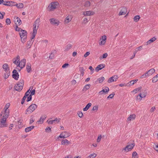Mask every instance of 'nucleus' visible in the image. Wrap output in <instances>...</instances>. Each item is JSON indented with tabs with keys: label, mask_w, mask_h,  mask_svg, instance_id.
I'll return each mask as SVG.
<instances>
[{
	"label": "nucleus",
	"mask_w": 158,
	"mask_h": 158,
	"mask_svg": "<svg viewBox=\"0 0 158 158\" xmlns=\"http://www.w3.org/2000/svg\"><path fill=\"white\" fill-rule=\"evenodd\" d=\"M153 146L155 149L158 152V145L154 144Z\"/></svg>",
	"instance_id": "51"
},
{
	"label": "nucleus",
	"mask_w": 158,
	"mask_h": 158,
	"mask_svg": "<svg viewBox=\"0 0 158 158\" xmlns=\"http://www.w3.org/2000/svg\"><path fill=\"white\" fill-rule=\"evenodd\" d=\"M101 41L99 42V44L100 45H104L106 41V35H103L102 36L100 39Z\"/></svg>",
	"instance_id": "12"
},
{
	"label": "nucleus",
	"mask_w": 158,
	"mask_h": 158,
	"mask_svg": "<svg viewBox=\"0 0 158 158\" xmlns=\"http://www.w3.org/2000/svg\"><path fill=\"white\" fill-rule=\"evenodd\" d=\"M63 132H65L64 133V134H63V135H65L64 136V137H65L66 138L69 137L70 135V133L66 131H64Z\"/></svg>",
	"instance_id": "44"
},
{
	"label": "nucleus",
	"mask_w": 158,
	"mask_h": 158,
	"mask_svg": "<svg viewBox=\"0 0 158 158\" xmlns=\"http://www.w3.org/2000/svg\"><path fill=\"white\" fill-rule=\"evenodd\" d=\"M146 96V93H140L139 95L136 96V99H139L140 101L143 98H144Z\"/></svg>",
	"instance_id": "16"
},
{
	"label": "nucleus",
	"mask_w": 158,
	"mask_h": 158,
	"mask_svg": "<svg viewBox=\"0 0 158 158\" xmlns=\"http://www.w3.org/2000/svg\"><path fill=\"white\" fill-rule=\"evenodd\" d=\"M26 97H25V96H24L23 98L22 99V101H21V103L22 104H23L25 101V100L26 99Z\"/></svg>",
	"instance_id": "59"
},
{
	"label": "nucleus",
	"mask_w": 158,
	"mask_h": 158,
	"mask_svg": "<svg viewBox=\"0 0 158 158\" xmlns=\"http://www.w3.org/2000/svg\"><path fill=\"white\" fill-rule=\"evenodd\" d=\"M102 138L101 135H100L99 136L97 139V142H99L100 141L101 139Z\"/></svg>",
	"instance_id": "62"
},
{
	"label": "nucleus",
	"mask_w": 158,
	"mask_h": 158,
	"mask_svg": "<svg viewBox=\"0 0 158 158\" xmlns=\"http://www.w3.org/2000/svg\"><path fill=\"white\" fill-rule=\"evenodd\" d=\"M36 34V33H35L33 32L32 36L31 37V39L30 40H31L32 41H34L33 40H32L35 38Z\"/></svg>",
	"instance_id": "50"
},
{
	"label": "nucleus",
	"mask_w": 158,
	"mask_h": 158,
	"mask_svg": "<svg viewBox=\"0 0 158 158\" xmlns=\"http://www.w3.org/2000/svg\"><path fill=\"white\" fill-rule=\"evenodd\" d=\"M37 107V106L35 104H31L26 110L25 114H29L32 112Z\"/></svg>",
	"instance_id": "1"
},
{
	"label": "nucleus",
	"mask_w": 158,
	"mask_h": 158,
	"mask_svg": "<svg viewBox=\"0 0 158 158\" xmlns=\"http://www.w3.org/2000/svg\"><path fill=\"white\" fill-rule=\"evenodd\" d=\"M20 32L19 33V35L20 37H24L27 36V31L23 30L21 29Z\"/></svg>",
	"instance_id": "18"
},
{
	"label": "nucleus",
	"mask_w": 158,
	"mask_h": 158,
	"mask_svg": "<svg viewBox=\"0 0 158 158\" xmlns=\"http://www.w3.org/2000/svg\"><path fill=\"white\" fill-rule=\"evenodd\" d=\"M89 69L91 70V74H92L94 72V69L93 68V67H92V66H89Z\"/></svg>",
	"instance_id": "56"
},
{
	"label": "nucleus",
	"mask_w": 158,
	"mask_h": 158,
	"mask_svg": "<svg viewBox=\"0 0 158 158\" xmlns=\"http://www.w3.org/2000/svg\"><path fill=\"white\" fill-rule=\"evenodd\" d=\"M134 84V82H133V81L132 80L129 82L127 84H129V85H133Z\"/></svg>",
	"instance_id": "61"
},
{
	"label": "nucleus",
	"mask_w": 158,
	"mask_h": 158,
	"mask_svg": "<svg viewBox=\"0 0 158 158\" xmlns=\"http://www.w3.org/2000/svg\"><path fill=\"white\" fill-rule=\"evenodd\" d=\"M72 17L71 15L68 16L65 19L64 22L67 23H68L72 20Z\"/></svg>",
	"instance_id": "28"
},
{
	"label": "nucleus",
	"mask_w": 158,
	"mask_h": 158,
	"mask_svg": "<svg viewBox=\"0 0 158 158\" xmlns=\"http://www.w3.org/2000/svg\"><path fill=\"white\" fill-rule=\"evenodd\" d=\"M108 56V54L107 53H104L102 57H101V59L102 58H105L107 57Z\"/></svg>",
	"instance_id": "54"
},
{
	"label": "nucleus",
	"mask_w": 158,
	"mask_h": 158,
	"mask_svg": "<svg viewBox=\"0 0 158 158\" xmlns=\"http://www.w3.org/2000/svg\"><path fill=\"white\" fill-rule=\"evenodd\" d=\"M21 29V28L19 27H18V26L16 25V27L15 28V30L16 31H20Z\"/></svg>",
	"instance_id": "63"
},
{
	"label": "nucleus",
	"mask_w": 158,
	"mask_h": 158,
	"mask_svg": "<svg viewBox=\"0 0 158 158\" xmlns=\"http://www.w3.org/2000/svg\"><path fill=\"white\" fill-rule=\"evenodd\" d=\"M70 143V142L68 141L67 139L63 140L61 141L62 145H64L66 143L69 144Z\"/></svg>",
	"instance_id": "34"
},
{
	"label": "nucleus",
	"mask_w": 158,
	"mask_h": 158,
	"mask_svg": "<svg viewBox=\"0 0 158 158\" xmlns=\"http://www.w3.org/2000/svg\"><path fill=\"white\" fill-rule=\"evenodd\" d=\"M98 106H94L93 108H92V110H96L97 111L98 110Z\"/></svg>",
	"instance_id": "57"
},
{
	"label": "nucleus",
	"mask_w": 158,
	"mask_h": 158,
	"mask_svg": "<svg viewBox=\"0 0 158 158\" xmlns=\"http://www.w3.org/2000/svg\"><path fill=\"white\" fill-rule=\"evenodd\" d=\"M30 92V89H29L25 93V95L24 96H25V97H26V98H27V97L29 95Z\"/></svg>",
	"instance_id": "52"
},
{
	"label": "nucleus",
	"mask_w": 158,
	"mask_h": 158,
	"mask_svg": "<svg viewBox=\"0 0 158 158\" xmlns=\"http://www.w3.org/2000/svg\"><path fill=\"white\" fill-rule=\"evenodd\" d=\"M156 39L155 37H153L151 39L148 40L146 43V45H148L149 44H150L152 42L155 41L156 40Z\"/></svg>",
	"instance_id": "29"
},
{
	"label": "nucleus",
	"mask_w": 158,
	"mask_h": 158,
	"mask_svg": "<svg viewBox=\"0 0 158 158\" xmlns=\"http://www.w3.org/2000/svg\"><path fill=\"white\" fill-rule=\"evenodd\" d=\"M141 87H139L134 89L133 91V92H135V93H136L138 91L140 90L141 89Z\"/></svg>",
	"instance_id": "46"
},
{
	"label": "nucleus",
	"mask_w": 158,
	"mask_h": 158,
	"mask_svg": "<svg viewBox=\"0 0 158 158\" xmlns=\"http://www.w3.org/2000/svg\"><path fill=\"white\" fill-rule=\"evenodd\" d=\"M135 145V143H133L131 144L127 145L125 148H123V149L125 151L128 152L131 150L133 148Z\"/></svg>",
	"instance_id": "4"
},
{
	"label": "nucleus",
	"mask_w": 158,
	"mask_h": 158,
	"mask_svg": "<svg viewBox=\"0 0 158 158\" xmlns=\"http://www.w3.org/2000/svg\"><path fill=\"white\" fill-rule=\"evenodd\" d=\"M72 45L70 44H68L65 47L64 51H69L72 47Z\"/></svg>",
	"instance_id": "25"
},
{
	"label": "nucleus",
	"mask_w": 158,
	"mask_h": 158,
	"mask_svg": "<svg viewBox=\"0 0 158 158\" xmlns=\"http://www.w3.org/2000/svg\"><path fill=\"white\" fill-rule=\"evenodd\" d=\"M23 80H21L20 82H19L15 86V89L18 91H20L23 89Z\"/></svg>",
	"instance_id": "3"
},
{
	"label": "nucleus",
	"mask_w": 158,
	"mask_h": 158,
	"mask_svg": "<svg viewBox=\"0 0 158 158\" xmlns=\"http://www.w3.org/2000/svg\"><path fill=\"white\" fill-rule=\"evenodd\" d=\"M2 68L6 72L10 71L9 68L7 64L5 63L3 64Z\"/></svg>",
	"instance_id": "23"
},
{
	"label": "nucleus",
	"mask_w": 158,
	"mask_h": 158,
	"mask_svg": "<svg viewBox=\"0 0 158 158\" xmlns=\"http://www.w3.org/2000/svg\"><path fill=\"white\" fill-rule=\"evenodd\" d=\"M51 24L56 26H58L59 24V21L55 18H51L50 19Z\"/></svg>",
	"instance_id": "6"
},
{
	"label": "nucleus",
	"mask_w": 158,
	"mask_h": 158,
	"mask_svg": "<svg viewBox=\"0 0 158 158\" xmlns=\"http://www.w3.org/2000/svg\"><path fill=\"white\" fill-rule=\"evenodd\" d=\"M104 79V77H102L98 78L97 81L99 83H102Z\"/></svg>",
	"instance_id": "35"
},
{
	"label": "nucleus",
	"mask_w": 158,
	"mask_h": 158,
	"mask_svg": "<svg viewBox=\"0 0 158 158\" xmlns=\"http://www.w3.org/2000/svg\"><path fill=\"white\" fill-rule=\"evenodd\" d=\"M60 118H56L54 120H50L48 121V120L47 121V122H48V123L49 124H52L53 123H58V122H59L60 121Z\"/></svg>",
	"instance_id": "13"
},
{
	"label": "nucleus",
	"mask_w": 158,
	"mask_h": 158,
	"mask_svg": "<svg viewBox=\"0 0 158 158\" xmlns=\"http://www.w3.org/2000/svg\"><path fill=\"white\" fill-rule=\"evenodd\" d=\"M155 70L153 68H152L148 70L147 72L149 73V76L152 75L155 72Z\"/></svg>",
	"instance_id": "32"
},
{
	"label": "nucleus",
	"mask_w": 158,
	"mask_h": 158,
	"mask_svg": "<svg viewBox=\"0 0 158 158\" xmlns=\"http://www.w3.org/2000/svg\"><path fill=\"white\" fill-rule=\"evenodd\" d=\"M26 70L28 73L30 72L31 70V64L30 63H27L26 66Z\"/></svg>",
	"instance_id": "26"
},
{
	"label": "nucleus",
	"mask_w": 158,
	"mask_h": 158,
	"mask_svg": "<svg viewBox=\"0 0 158 158\" xmlns=\"http://www.w3.org/2000/svg\"><path fill=\"white\" fill-rule=\"evenodd\" d=\"M14 21L17 26H19L22 23V21L20 19L16 16L14 18Z\"/></svg>",
	"instance_id": "9"
},
{
	"label": "nucleus",
	"mask_w": 158,
	"mask_h": 158,
	"mask_svg": "<svg viewBox=\"0 0 158 158\" xmlns=\"http://www.w3.org/2000/svg\"><path fill=\"white\" fill-rule=\"evenodd\" d=\"M51 128L49 127L46 128L45 129V131L46 132H50L51 131Z\"/></svg>",
	"instance_id": "60"
},
{
	"label": "nucleus",
	"mask_w": 158,
	"mask_h": 158,
	"mask_svg": "<svg viewBox=\"0 0 158 158\" xmlns=\"http://www.w3.org/2000/svg\"><path fill=\"white\" fill-rule=\"evenodd\" d=\"M94 14V12L91 11H84L83 12V15L85 16H90Z\"/></svg>",
	"instance_id": "19"
},
{
	"label": "nucleus",
	"mask_w": 158,
	"mask_h": 158,
	"mask_svg": "<svg viewBox=\"0 0 158 158\" xmlns=\"http://www.w3.org/2000/svg\"><path fill=\"white\" fill-rule=\"evenodd\" d=\"M133 158H138V156L136 152H134L132 153Z\"/></svg>",
	"instance_id": "45"
},
{
	"label": "nucleus",
	"mask_w": 158,
	"mask_h": 158,
	"mask_svg": "<svg viewBox=\"0 0 158 158\" xmlns=\"http://www.w3.org/2000/svg\"><path fill=\"white\" fill-rule=\"evenodd\" d=\"M118 78V76L116 75H115L111 77H110L108 80V82L109 83H110L114 81H116L117 80Z\"/></svg>",
	"instance_id": "10"
},
{
	"label": "nucleus",
	"mask_w": 158,
	"mask_h": 158,
	"mask_svg": "<svg viewBox=\"0 0 158 158\" xmlns=\"http://www.w3.org/2000/svg\"><path fill=\"white\" fill-rule=\"evenodd\" d=\"M140 18V16L139 15H137L134 17L133 19L134 21L137 22L139 21Z\"/></svg>",
	"instance_id": "38"
},
{
	"label": "nucleus",
	"mask_w": 158,
	"mask_h": 158,
	"mask_svg": "<svg viewBox=\"0 0 158 158\" xmlns=\"http://www.w3.org/2000/svg\"><path fill=\"white\" fill-rule=\"evenodd\" d=\"M77 114L78 116L80 118H81L82 117L83 114L82 112L80 111H78L77 112Z\"/></svg>",
	"instance_id": "47"
},
{
	"label": "nucleus",
	"mask_w": 158,
	"mask_h": 158,
	"mask_svg": "<svg viewBox=\"0 0 158 158\" xmlns=\"http://www.w3.org/2000/svg\"><path fill=\"white\" fill-rule=\"evenodd\" d=\"M58 5L59 3L57 2L51 3L48 7V10L50 11H53L54 9L56 8L57 6Z\"/></svg>",
	"instance_id": "2"
},
{
	"label": "nucleus",
	"mask_w": 158,
	"mask_h": 158,
	"mask_svg": "<svg viewBox=\"0 0 158 158\" xmlns=\"http://www.w3.org/2000/svg\"><path fill=\"white\" fill-rule=\"evenodd\" d=\"M26 60L24 59L22 60L18 65V66L20 67L21 69L24 67L26 64Z\"/></svg>",
	"instance_id": "8"
},
{
	"label": "nucleus",
	"mask_w": 158,
	"mask_h": 158,
	"mask_svg": "<svg viewBox=\"0 0 158 158\" xmlns=\"http://www.w3.org/2000/svg\"><path fill=\"white\" fill-rule=\"evenodd\" d=\"M32 96L31 95H30L29 96L27 97V102H28L29 101H30L32 99Z\"/></svg>",
	"instance_id": "58"
},
{
	"label": "nucleus",
	"mask_w": 158,
	"mask_h": 158,
	"mask_svg": "<svg viewBox=\"0 0 158 158\" xmlns=\"http://www.w3.org/2000/svg\"><path fill=\"white\" fill-rule=\"evenodd\" d=\"M10 3V1H3V4L4 5L7 6L12 5L11 4H9Z\"/></svg>",
	"instance_id": "43"
},
{
	"label": "nucleus",
	"mask_w": 158,
	"mask_h": 158,
	"mask_svg": "<svg viewBox=\"0 0 158 158\" xmlns=\"http://www.w3.org/2000/svg\"><path fill=\"white\" fill-rule=\"evenodd\" d=\"M105 66V64H99L98 65V66L96 68L95 70V71L98 72L99 70H101L102 69L104 68Z\"/></svg>",
	"instance_id": "17"
},
{
	"label": "nucleus",
	"mask_w": 158,
	"mask_h": 158,
	"mask_svg": "<svg viewBox=\"0 0 158 158\" xmlns=\"http://www.w3.org/2000/svg\"><path fill=\"white\" fill-rule=\"evenodd\" d=\"M6 119L5 118H2L0 122V127L3 128L7 127L8 126L6 123Z\"/></svg>",
	"instance_id": "5"
},
{
	"label": "nucleus",
	"mask_w": 158,
	"mask_h": 158,
	"mask_svg": "<svg viewBox=\"0 0 158 158\" xmlns=\"http://www.w3.org/2000/svg\"><path fill=\"white\" fill-rule=\"evenodd\" d=\"M6 22L7 25H9L11 23V21L10 19L9 18L6 19Z\"/></svg>",
	"instance_id": "49"
},
{
	"label": "nucleus",
	"mask_w": 158,
	"mask_h": 158,
	"mask_svg": "<svg viewBox=\"0 0 158 158\" xmlns=\"http://www.w3.org/2000/svg\"><path fill=\"white\" fill-rule=\"evenodd\" d=\"M33 33H36L39 27V22L37 20H35L33 25Z\"/></svg>",
	"instance_id": "7"
},
{
	"label": "nucleus",
	"mask_w": 158,
	"mask_h": 158,
	"mask_svg": "<svg viewBox=\"0 0 158 158\" xmlns=\"http://www.w3.org/2000/svg\"><path fill=\"white\" fill-rule=\"evenodd\" d=\"M46 118V115H42L40 117V120H38V122L40 123H42Z\"/></svg>",
	"instance_id": "24"
},
{
	"label": "nucleus",
	"mask_w": 158,
	"mask_h": 158,
	"mask_svg": "<svg viewBox=\"0 0 158 158\" xmlns=\"http://www.w3.org/2000/svg\"><path fill=\"white\" fill-rule=\"evenodd\" d=\"M90 2L89 1H87L85 2L84 6L86 7H88L90 6Z\"/></svg>",
	"instance_id": "41"
},
{
	"label": "nucleus",
	"mask_w": 158,
	"mask_h": 158,
	"mask_svg": "<svg viewBox=\"0 0 158 158\" xmlns=\"http://www.w3.org/2000/svg\"><path fill=\"white\" fill-rule=\"evenodd\" d=\"M21 37V41L23 43H24L26 41V40L27 38V36H25L24 37Z\"/></svg>",
	"instance_id": "42"
},
{
	"label": "nucleus",
	"mask_w": 158,
	"mask_h": 158,
	"mask_svg": "<svg viewBox=\"0 0 158 158\" xmlns=\"http://www.w3.org/2000/svg\"><path fill=\"white\" fill-rule=\"evenodd\" d=\"M5 13L2 12V13H1L0 12V19H2L3 18V16L5 15Z\"/></svg>",
	"instance_id": "53"
},
{
	"label": "nucleus",
	"mask_w": 158,
	"mask_h": 158,
	"mask_svg": "<svg viewBox=\"0 0 158 158\" xmlns=\"http://www.w3.org/2000/svg\"><path fill=\"white\" fill-rule=\"evenodd\" d=\"M148 74V72H146V73L143 74L141 77L140 78L143 79L147 77L148 76H149Z\"/></svg>",
	"instance_id": "37"
},
{
	"label": "nucleus",
	"mask_w": 158,
	"mask_h": 158,
	"mask_svg": "<svg viewBox=\"0 0 158 158\" xmlns=\"http://www.w3.org/2000/svg\"><path fill=\"white\" fill-rule=\"evenodd\" d=\"M97 156V154L95 153H93L90 155L87 158H94Z\"/></svg>",
	"instance_id": "39"
},
{
	"label": "nucleus",
	"mask_w": 158,
	"mask_h": 158,
	"mask_svg": "<svg viewBox=\"0 0 158 158\" xmlns=\"http://www.w3.org/2000/svg\"><path fill=\"white\" fill-rule=\"evenodd\" d=\"M136 115L135 114H131L127 118V122L129 123L131 120H134L136 118Z\"/></svg>",
	"instance_id": "14"
},
{
	"label": "nucleus",
	"mask_w": 158,
	"mask_h": 158,
	"mask_svg": "<svg viewBox=\"0 0 158 158\" xmlns=\"http://www.w3.org/2000/svg\"><path fill=\"white\" fill-rule=\"evenodd\" d=\"M109 89L108 87H106L105 88L103 89L102 90L100 91L99 92V93L101 94H102L103 93H107L109 91Z\"/></svg>",
	"instance_id": "22"
},
{
	"label": "nucleus",
	"mask_w": 158,
	"mask_h": 158,
	"mask_svg": "<svg viewBox=\"0 0 158 158\" xmlns=\"http://www.w3.org/2000/svg\"><path fill=\"white\" fill-rule=\"evenodd\" d=\"M19 76V75L16 70L14 69L13 71L12 77L15 80H18Z\"/></svg>",
	"instance_id": "11"
},
{
	"label": "nucleus",
	"mask_w": 158,
	"mask_h": 158,
	"mask_svg": "<svg viewBox=\"0 0 158 158\" xmlns=\"http://www.w3.org/2000/svg\"><path fill=\"white\" fill-rule=\"evenodd\" d=\"M15 6L18 8H22L23 7V4L22 3H19L15 4Z\"/></svg>",
	"instance_id": "36"
},
{
	"label": "nucleus",
	"mask_w": 158,
	"mask_h": 158,
	"mask_svg": "<svg viewBox=\"0 0 158 158\" xmlns=\"http://www.w3.org/2000/svg\"><path fill=\"white\" fill-rule=\"evenodd\" d=\"M33 41H31L30 40L29 41H28L27 42L26 45V48L27 49H28L30 48L32 45Z\"/></svg>",
	"instance_id": "21"
},
{
	"label": "nucleus",
	"mask_w": 158,
	"mask_h": 158,
	"mask_svg": "<svg viewBox=\"0 0 158 158\" xmlns=\"http://www.w3.org/2000/svg\"><path fill=\"white\" fill-rule=\"evenodd\" d=\"M90 86V85L89 84L86 85L83 87L82 90L84 91H86L87 90L89 89Z\"/></svg>",
	"instance_id": "30"
},
{
	"label": "nucleus",
	"mask_w": 158,
	"mask_h": 158,
	"mask_svg": "<svg viewBox=\"0 0 158 158\" xmlns=\"http://www.w3.org/2000/svg\"><path fill=\"white\" fill-rule=\"evenodd\" d=\"M92 104L91 103H88L85 107L83 109V110L84 111H87L89 108L91 106Z\"/></svg>",
	"instance_id": "31"
},
{
	"label": "nucleus",
	"mask_w": 158,
	"mask_h": 158,
	"mask_svg": "<svg viewBox=\"0 0 158 158\" xmlns=\"http://www.w3.org/2000/svg\"><path fill=\"white\" fill-rule=\"evenodd\" d=\"M10 75V71L6 72L4 73V77L5 79L7 78Z\"/></svg>",
	"instance_id": "40"
},
{
	"label": "nucleus",
	"mask_w": 158,
	"mask_h": 158,
	"mask_svg": "<svg viewBox=\"0 0 158 158\" xmlns=\"http://www.w3.org/2000/svg\"><path fill=\"white\" fill-rule=\"evenodd\" d=\"M89 54H90V52H87L84 54V56L85 57H86L88 56L89 55Z\"/></svg>",
	"instance_id": "64"
},
{
	"label": "nucleus",
	"mask_w": 158,
	"mask_h": 158,
	"mask_svg": "<svg viewBox=\"0 0 158 158\" xmlns=\"http://www.w3.org/2000/svg\"><path fill=\"white\" fill-rule=\"evenodd\" d=\"M34 128V126H31L29 127H28L25 129V131L26 132H27L31 131Z\"/></svg>",
	"instance_id": "27"
},
{
	"label": "nucleus",
	"mask_w": 158,
	"mask_h": 158,
	"mask_svg": "<svg viewBox=\"0 0 158 158\" xmlns=\"http://www.w3.org/2000/svg\"><path fill=\"white\" fill-rule=\"evenodd\" d=\"M115 94H114V93H112L111 94H110L107 98L108 99L109 98H112L113 97H114V96Z\"/></svg>",
	"instance_id": "55"
},
{
	"label": "nucleus",
	"mask_w": 158,
	"mask_h": 158,
	"mask_svg": "<svg viewBox=\"0 0 158 158\" xmlns=\"http://www.w3.org/2000/svg\"><path fill=\"white\" fill-rule=\"evenodd\" d=\"M127 13V8L125 7H123L118 13L119 15H125Z\"/></svg>",
	"instance_id": "15"
},
{
	"label": "nucleus",
	"mask_w": 158,
	"mask_h": 158,
	"mask_svg": "<svg viewBox=\"0 0 158 158\" xmlns=\"http://www.w3.org/2000/svg\"><path fill=\"white\" fill-rule=\"evenodd\" d=\"M158 81V74L154 77L152 79V82L153 83L156 82Z\"/></svg>",
	"instance_id": "33"
},
{
	"label": "nucleus",
	"mask_w": 158,
	"mask_h": 158,
	"mask_svg": "<svg viewBox=\"0 0 158 158\" xmlns=\"http://www.w3.org/2000/svg\"><path fill=\"white\" fill-rule=\"evenodd\" d=\"M10 106V103H7L5 107H4V110H9L8 108Z\"/></svg>",
	"instance_id": "48"
},
{
	"label": "nucleus",
	"mask_w": 158,
	"mask_h": 158,
	"mask_svg": "<svg viewBox=\"0 0 158 158\" xmlns=\"http://www.w3.org/2000/svg\"><path fill=\"white\" fill-rule=\"evenodd\" d=\"M4 113L3 116V118H5L7 119L9 115V110H4Z\"/></svg>",
	"instance_id": "20"
}]
</instances>
